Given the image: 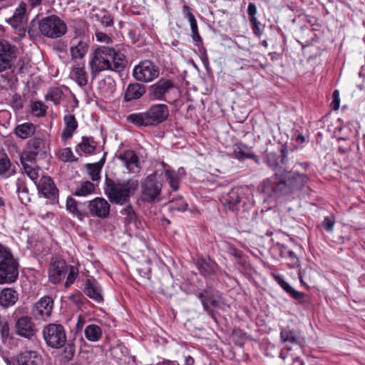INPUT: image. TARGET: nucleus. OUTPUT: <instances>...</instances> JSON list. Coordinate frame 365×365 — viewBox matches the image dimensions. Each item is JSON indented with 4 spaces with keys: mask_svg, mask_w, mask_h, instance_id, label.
<instances>
[{
    "mask_svg": "<svg viewBox=\"0 0 365 365\" xmlns=\"http://www.w3.org/2000/svg\"><path fill=\"white\" fill-rule=\"evenodd\" d=\"M164 169L165 178L170 187L173 191L179 189V182L183 175H185V170L181 168L178 172L170 169L165 163H163Z\"/></svg>",
    "mask_w": 365,
    "mask_h": 365,
    "instance_id": "nucleus-28",
    "label": "nucleus"
},
{
    "mask_svg": "<svg viewBox=\"0 0 365 365\" xmlns=\"http://www.w3.org/2000/svg\"><path fill=\"white\" fill-rule=\"evenodd\" d=\"M279 254L282 257L288 260V264L290 267L299 266V259L295 253L292 250H289L286 246L283 245H279Z\"/></svg>",
    "mask_w": 365,
    "mask_h": 365,
    "instance_id": "nucleus-38",
    "label": "nucleus"
},
{
    "mask_svg": "<svg viewBox=\"0 0 365 365\" xmlns=\"http://www.w3.org/2000/svg\"><path fill=\"white\" fill-rule=\"evenodd\" d=\"M96 145L92 138L83 137L82 141L77 145V152L85 154H91L96 150Z\"/></svg>",
    "mask_w": 365,
    "mask_h": 365,
    "instance_id": "nucleus-39",
    "label": "nucleus"
},
{
    "mask_svg": "<svg viewBox=\"0 0 365 365\" xmlns=\"http://www.w3.org/2000/svg\"><path fill=\"white\" fill-rule=\"evenodd\" d=\"M233 155L234 158L240 161H242L245 159H251L257 165L260 164L259 158L255 154L252 148L242 142L234 145Z\"/></svg>",
    "mask_w": 365,
    "mask_h": 365,
    "instance_id": "nucleus-22",
    "label": "nucleus"
},
{
    "mask_svg": "<svg viewBox=\"0 0 365 365\" xmlns=\"http://www.w3.org/2000/svg\"><path fill=\"white\" fill-rule=\"evenodd\" d=\"M88 208L92 217L105 219L110 214V205L103 197H96L88 202Z\"/></svg>",
    "mask_w": 365,
    "mask_h": 365,
    "instance_id": "nucleus-18",
    "label": "nucleus"
},
{
    "mask_svg": "<svg viewBox=\"0 0 365 365\" xmlns=\"http://www.w3.org/2000/svg\"><path fill=\"white\" fill-rule=\"evenodd\" d=\"M307 180L305 174L284 170L266 178L262 182V190L270 197L288 195L304 187Z\"/></svg>",
    "mask_w": 365,
    "mask_h": 365,
    "instance_id": "nucleus-1",
    "label": "nucleus"
},
{
    "mask_svg": "<svg viewBox=\"0 0 365 365\" xmlns=\"http://www.w3.org/2000/svg\"><path fill=\"white\" fill-rule=\"evenodd\" d=\"M67 268H68V269H66L67 277H66V280L65 282L66 287H68L74 283V282L79 273L78 269L76 266L67 264Z\"/></svg>",
    "mask_w": 365,
    "mask_h": 365,
    "instance_id": "nucleus-46",
    "label": "nucleus"
},
{
    "mask_svg": "<svg viewBox=\"0 0 365 365\" xmlns=\"http://www.w3.org/2000/svg\"><path fill=\"white\" fill-rule=\"evenodd\" d=\"M281 341L285 344H289L292 346L286 345L284 349L280 352V357L284 360L288 357V352L293 348L296 350H302L304 344V339L301 334L294 329L288 327L284 328L280 332Z\"/></svg>",
    "mask_w": 365,
    "mask_h": 365,
    "instance_id": "nucleus-13",
    "label": "nucleus"
},
{
    "mask_svg": "<svg viewBox=\"0 0 365 365\" xmlns=\"http://www.w3.org/2000/svg\"><path fill=\"white\" fill-rule=\"evenodd\" d=\"M95 186L89 181H83L75 190L74 195L86 196L94 192Z\"/></svg>",
    "mask_w": 365,
    "mask_h": 365,
    "instance_id": "nucleus-41",
    "label": "nucleus"
},
{
    "mask_svg": "<svg viewBox=\"0 0 365 365\" xmlns=\"http://www.w3.org/2000/svg\"><path fill=\"white\" fill-rule=\"evenodd\" d=\"M84 334L88 341H97L102 336V330L101 328L96 324H89L86 327Z\"/></svg>",
    "mask_w": 365,
    "mask_h": 365,
    "instance_id": "nucleus-40",
    "label": "nucleus"
},
{
    "mask_svg": "<svg viewBox=\"0 0 365 365\" xmlns=\"http://www.w3.org/2000/svg\"><path fill=\"white\" fill-rule=\"evenodd\" d=\"M191 31H192V38L193 41L197 43H202V40L201 36H200L198 30Z\"/></svg>",
    "mask_w": 365,
    "mask_h": 365,
    "instance_id": "nucleus-62",
    "label": "nucleus"
},
{
    "mask_svg": "<svg viewBox=\"0 0 365 365\" xmlns=\"http://www.w3.org/2000/svg\"><path fill=\"white\" fill-rule=\"evenodd\" d=\"M46 135H36L27 142L26 148L21 157L31 163L43 157L48 150Z\"/></svg>",
    "mask_w": 365,
    "mask_h": 365,
    "instance_id": "nucleus-11",
    "label": "nucleus"
},
{
    "mask_svg": "<svg viewBox=\"0 0 365 365\" xmlns=\"http://www.w3.org/2000/svg\"><path fill=\"white\" fill-rule=\"evenodd\" d=\"M67 264L63 260L53 262L49 268V281L56 284L66 276Z\"/></svg>",
    "mask_w": 365,
    "mask_h": 365,
    "instance_id": "nucleus-23",
    "label": "nucleus"
},
{
    "mask_svg": "<svg viewBox=\"0 0 365 365\" xmlns=\"http://www.w3.org/2000/svg\"><path fill=\"white\" fill-rule=\"evenodd\" d=\"M75 352L76 348L74 344L72 343H68L66 346L62 355L65 359L71 360L73 357Z\"/></svg>",
    "mask_w": 365,
    "mask_h": 365,
    "instance_id": "nucleus-53",
    "label": "nucleus"
},
{
    "mask_svg": "<svg viewBox=\"0 0 365 365\" xmlns=\"http://www.w3.org/2000/svg\"><path fill=\"white\" fill-rule=\"evenodd\" d=\"M298 274L300 282L307 287H309L317 277V271L309 267H305L302 271L299 270Z\"/></svg>",
    "mask_w": 365,
    "mask_h": 365,
    "instance_id": "nucleus-36",
    "label": "nucleus"
},
{
    "mask_svg": "<svg viewBox=\"0 0 365 365\" xmlns=\"http://www.w3.org/2000/svg\"><path fill=\"white\" fill-rule=\"evenodd\" d=\"M9 326L7 322H0V334L4 339H7L9 336Z\"/></svg>",
    "mask_w": 365,
    "mask_h": 365,
    "instance_id": "nucleus-57",
    "label": "nucleus"
},
{
    "mask_svg": "<svg viewBox=\"0 0 365 365\" xmlns=\"http://www.w3.org/2000/svg\"><path fill=\"white\" fill-rule=\"evenodd\" d=\"M187 207V204L183 200L182 197H179L176 199H173L170 202V208L178 211H185Z\"/></svg>",
    "mask_w": 365,
    "mask_h": 365,
    "instance_id": "nucleus-49",
    "label": "nucleus"
},
{
    "mask_svg": "<svg viewBox=\"0 0 365 365\" xmlns=\"http://www.w3.org/2000/svg\"><path fill=\"white\" fill-rule=\"evenodd\" d=\"M275 281L280 285V287L292 297L294 299L300 301L304 297V294L295 290L292 288L287 282H285L283 278L277 274L273 275Z\"/></svg>",
    "mask_w": 365,
    "mask_h": 365,
    "instance_id": "nucleus-34",
    "label": "nucleus"
},
{
    "mask_svg": "<svg viewBox=\"0 0 365 365\" xmlns=\"http://www.w3.org/2000/svg\"><path fill=\"white\" fill-rule=\"evenodd\" d=\"M35 125L31 123L18 125L15 128V134L21 139H26L34 134Z\"/></svg>",
    "mask_w": 365,
    "mask_h": 365,
    "instance_id": "nucleus-35",
    "label": "nucleus"
},
{
    "mask_svg": "<svg viewBox=\"0 0 365 365\" xmlns=\"http://www.w3.org/2000/svg\"><path fill=\"white\" fill-rule=\"evenodd\" d=\"M145 86L143 84L135 83H130L125 92V100L130 101L140 98L145 93Z\"/></svg>",
    "mask_w": 365,
    "mask_h": 365,
    "instance_id": "nucleus-31",
    "label": "nucleus"
},
{
    "mask_svg": "<svg viewBox=\"0 0 365 365\" xmlns=\"http://www.w3.org/2000/svg\"><path fill=\"white\" fill-rule=\"evenodd\" d=\"M31 111L36 116H43L46 113L44 106L40 101H36L32 104Z\"/></svg>",
    "mask_w": 365,
    "mask_h": 365,
    "instance_id": "nucleus-52",
    "label": "nucleus"
},
{
    "mask_svg": "<svg viewBox=\"0 0 365 365\" xmlns=\"http://www.w3.org/2000/svg\"><path fill=\"white\" fill-rule=\"evenodd\" d=\"M96 19L101 22V24L106 26H111L113 25V18L108 11L106 10L101 11L100 13L95 14Z\"/></svg>",
    "mask_w": 365,
    "mask_h": 365,
    "instance_id": "nucleus-45",
    "label": "nucleus"
},
{
    "mask_svg": "<svg viewBox=\"0 0 365 365\" xmlns=\"http://www.w3.org/2000/svg\"><path fill=\"white\" fill-rule=\"evenodd\" d=\"M175 89V83L171 79L161 78L149 86L148 95L151 101H162L169 103V96Z\"/></svg>",
    "mask_w": 365,
    "mask_h": 365,
    "instance_id": "nucleus-9",
    "label": "nucleus"
},
{
    "mask_svg": "<svg viewBox=\"0 0 365 365\" xmlns=\"http://www.w3.org/2000/svg\"><path fill=\"white\" fill-rule=\"evenodd\" d=\"M21 161L25 173L36 184V180L38 178V170L35 168L32 165H29L26 159L21 158Z\"/></svg>",
    "mask_w": 365,
    "mask_h": 365,
    "instance_id": "nucleus-42",
    "label": "nucleus"
},
{
    "mask_svg": "<svg viewBox=\"0 0 365 365\" xmlns=\"http://www.w3.org/2000/svg\"><path fill=\"white\" fill-rule=\"evenodd\" d=\"M197 264L200 273L205 277L214 274L217 269V264L208 257L199 258Z\"/></svg>",
    "mask_w": 365,
    "mask_h": 365,
    "instance_id": "nucleus-32",
    "label": "nucleus"
},
{
    "mask_svg": "<svg viewBox=\"0 0 365 365\" xmlns=\"http://www.w3.org/2000/svg\"><path fill=\"white\" fill-rule=\"evenodd\" d=\"M27 5L24 2H21L16 9L13 16L7 20V22L14 29H18L28 20L26 13Z\"/></svg>",
    "mask_w": 365,
    "mask_h": 365,
    "instance_id": "nucleus-29",
    "label": "nucleus"
},
{
    "mask_svg": "<svg viewBox=\"0 0 365 365\" xmlns=\"http://www.w3.org/2000/svg\"><path fill=\"white\" fill-rule=\"evenodd\" d=\"M70 76L81 87L85 86L88 83V73L86 71L84 61L74 62L71 67Z\"/></svg>",
    "mask_w": 365,
    "mask_h": 365,
    "instance_id": "nucleus-26",
    "label": "nucleus"
},
{
    "mask_svg": "<svg viewBox=\"0 0 365 365\" xmlns=\"http://www.w3.org/2000/svg\"><path fill=\"white\" fill-rule=\"evenodd\" d=\"M87 171L93 181H96L100 179V173L101 170V166L98 163L87 164Z\"/></svg>",
    "mask_w": 365,
    "mask_h": 365,
    "instance_id": "nucleus-47",
    "label": "nucleus"
},
{
    "mask_svg": "<svg viewBox=\"0 0 365 365\" xmlns=\"http://www.w3.org/2000/svg\"><path fill=\"white\" fill-rule=\"evenodd\" d=\"M85 294L97 303L103 301V291L100 284L94 278H88L85 282Z\"/></svg>",
    "mask_w": 365,
    "mask_h": 365,
    "instance_id": "nucleus-24",
    "label": "nucleus"
},
{
    "mask_svg": "<svg viewBox=\"0 0 365 365\" xmlns=\"http://www.w3.org/2000/svg\"><path fill=\"white\" fill-rule=\"evenodd\" d=\"M332 96H333V101L331 103V107L332 108V109L336 110L339 109V105H340V99H339V91L338 90H335L333 92Z\"/></svg>",
    "mask_w": 365,
    "mask_h": 365,
    "instance_id": "nucleus-58",
    "label": "nucleus"
},
{
    "mask_svg": "<svg viewBox=\"0 0 365 365\" xmlns=\"http://www.w3.org/2000/svg\"><path fill=\"white\" fill-rule=\"evenodd\" d=\"M59 157L63 161L68 162V161L73 160V153H72L71 148H66L62 149L60 151Z\"/></svg>",
    "mask_w": 365,
    "mask_h": 365,
    "instance_id": "nucleus-54",
    "label": "nucleus"
},
{
    "mask_svg": "<svg viewBox=\"0 0 365 365\" xmlns=\"http://www.w3.org/2000/svg\"><path fill=\"white\" fill-rule=\"evenodd\" d=\"M126 66L125 55L113 47L101 46L96 48L92 54L90 66L92 73L103 71L120 72Z\"/></svg>",
    "mask_w": 365,
    "mask_h": 365,
    "instance_id": "nucleus-2",
    "label": "nucleus"
},
{
    "mask_svg": "<svg viewBox=\"0 0 365 365\" xmlns=\"http://www.w3.org/2000/svg\"><path fill=\"white\" fill-rule=\"evenodd\" d=\"M160 75V69L150 60L141 61L133 71L135 79L140 82L149 83L157 78Z\"/></svg>",
    "mask_w": 365,
    "mask_h": 365,
    "instance_id": "nucleus-12",
    "label": "nucleus"
},
{
    "mask_svg": "<svg viewBox=\"0 0 365 365\" xmlns=\"http://www.w3.org/2000/svg\"><path fill=\"white\" fill-rule=\"evenodd\" d=\"M38 28L43 36L51 38L61 37L67 31L66 24L56 15L43 18L38 22Z\"/></svg>",
    "mask_w": 365,
    "mask_h": 365,
    "instance_id": "nucleus-7",
    "label": "nucleus"
},
{
    "mask_svg": "<svg viewBox=\"0 0 365 365\" xmlns=\"http://www.w3.org/2000/svg\"><path fill=\"white\" fill-rule=\"evenodd\" d=\"M63 91L59 88H51L48 90L46 95V100L52 101L55 105L60 103V101L63 96Z\"/></svg>",
    "mask_w": 365,
    "mask_h": 365,
    "instance_id": "nucleus-44",
    "label": "nucleus"
},
{
    "mask_svg": "<svg viewBox=\"0 0 365 365\" xmlns=\"http://www.w3.org/2000/svg\"><path fill=\"white\" fill-rule=\"evenodd\" d=\"M195 363L194 359L191 356H187L185 357L184 365H193Z\"/></svg>",
    "mask_w": 365,
    "mask_h": 365,
    "instance_id": "nucleus-64",
    "label": "nucleus"
},
{
    "mask_svg": "<svg viewBox=\"0 0 365 365\" xmlns=\"http://www.w3.org/2000/svg\"><path fill=\"white\" fill-rule=\"evenodd\" d=\"M122 214L125 216V220L127 223L135 222L136 220L135 212L131 205H127L123 210Z\"/></svg>",
    "mask_w": 365,
    "mask_h": 365,
    "instance_id": "nucleus-51",
    "label": "nucleus"
},
{
    "mask_svg": "<svg viewBox=\"0 0 365 365\" xmlns=\"http://www.w3.org/2000/svg\"><path fill=\"white\" fill-rule=\"evenodd\" d=\"M183 13L186 15L190 22L191 31L198 30L197 21L194 14L191 12L190 8L187 5H184Z\"/></svg>",
    "mask_w": 365,
    "mask_h": 365,
    "instance_id": "nucleus-50",
    "label": "nucleus"
},
{
    "mask_svg": "<svg viewBox=\"0 0 365 365\" xmlns=\"http://www.w3.org/2000/svg\"><path fill=\"white\" fill-rule=\"evenodd\" d=\"M53 309V300L51 297L44 296L34 305L31 314L36 320L46 321L51 317Z\"/></svg>",
    "mask_w": 365,
    "mask_h": 365,
    "instance_id": "nucleus-15",
    "label": "nucleus"
},
{
    "mask_svg": "<svg viewBox=\"0 0 365 365\" xmlns=\"http://www.w3.org/2000/svg\"><path fill=\"white\" fill-rule=\"evenodd\" d=\"M43 336L46 344L54 349L63 346L66 342L64 327L58 324H49L43 329Z\"/></svg>",
    "mask_w": 365,
    "mask_h": 365,
    "instance_id": "nucleus-10",
    "label": "nucleus"
},
{
    "mask_svg": "<svg viewBox=\"0 0 365 365\" xmlns=\"http://www.w3.org/2000/svg\"><path fill=\"white\" fill-rule=\"evenodd\" d=\"M28 2L31 8H35L41 4L42 0H28Z\"/></svg>",
    "mask_w": 365,
    "mask_h": 365,
    "instance_id": "nucleus-63",
    "label": "nucleus"
},
{
    "mask_svg": "<svg viewBox=\"0 0 365 365\" xmlns=\"http://www.w3.org/2000/svg\"><path fill=\"white\" fill-rule=\"evenodd\" d=\"M279 151L281 156L276 153L266 150L263 154V161L266 165L272 170H277L281 165L287 164L288 149L286 145H281Z\"/></svg>",
    "mask_w": 365,
    "mask_h": 365,
    "instance_id": "nucleus-16",
    "label": "nucleus"
},
{
    "mask_svg": "<svg viewBox=\"0 0 365 365\" xmlns=\"http://www.w3.org/2000/svg\"><path fill=\"white\" fill-rule=\"evenodd\" d=\"M18 52V48L14 44L6 39H0V73L11 68Z\"/></svg>",
    "mask_w": 365,
    "mask_h": 365,
    "instance_id": "nucleus-14",
    "label": "nucleus"
},
{
    "mask_svg": "<svg viewBox=\"0 0 365 365\" xmlns=\"http://www.w3.org/2000/svg\"><path fill=\"white\" fill-rule=\"evenodd\" d=\"M0 284L14 282L19 276V264L11 251L0 243Z\"/></svg>",
    "mask_w": 365,
    "mask_h": 365,
    "instance_id": "nucleus-6",
    "label": "nucleus"
},
{
    "mask_svg": "<svg viewBox=\"0 0 365 365\" xmlns=\"http://www.w3.org/2000/svg\"><path fill=\"white\" fill-rule=\"evenodd\" d=\"M202 306L209 314L213 317V312L210 309L211 307H217L220 304V294L217 291L211 289H205L203 292L198 294Z\"/></svg>",
    "mask_w": 365,
    "mask_h": 365,
    "instance_id": "nucleus-21",
    "label": "nucleus"
},
{
    "mask_svg": "<svg viewBox=\"0 0 365 365\" xmlns=\"http://www.w3.org/2000/svg\"><path fill=\"white\" fill-rule=\"evenodd\" d=\"M66 209L76 217H77L80 220H83L86 215L81 211L78 210L76 200L71 197H68L67 198Z\"/></svg>",
    "mask_w": 365,
    "mask_h": 365,
    "instance_id": "nucleus-43",
    "label": "nucleus"
},
{
    "mask_svg": "<svg viewBox=\"0 0 365 365\" xmlns=\"http://www.w3.org/2000/svg\"><path fill=\"white\" fill-rule=\"evenodd\" d=\"M37 188L41 194L51 200H56L58 197V190L49 176H43L37 185Z\"/></svg>",
    "mask_w": 365,
    "mask_h": 365,
    "instance_id": "nucleus-20",
    "label": "nucleus"
},
{
    "mask_svg": "<svg viewBox=\"0 0 365 365\" xmlns=\"http://www.w3.org/2000/svg\"><path fill=\"white\" fill-rule=\"evenodd\" d=\"M247 15L249 16V20L252 19H256V14H257V7L255 4L253 3H249L247 6Z\"/></svg>",
    "mask_w": 365,
    "mask_h": 365,
    "instance_id": "nucleus-59",
    "label": "nucleus"
},
{
    "mask_svg": "<svg viewBox=\"0 0 365 365\" xmlns=\"http://www.w3.org/2000/svg\"><path fill=\"white\" fill-rule=\"evenodd\" d=\"M11 165L10 160L7 157L0 159V175L5 173Z\"/></svg>",
    "mask_w": 365,
    "mask_h": 365,
    "instance_id": "nucleus-56",
    "label": "nucleus"
},
{
    "mask_svg": "<svg viewBox=\"0 0 365 365\" xmlns=\"http://www.w3.org/2000/svg\"><path fill=\"white\" fill-rule=\"evenodd\" d=\"M163 187V181L158 173L147 176L141 182L142 197L149 202L158 201Z\"/></svg>",
    "mask_w": 365,
    "mask_h": 365,
    "instance_id": "nucleus-8",
    "label": "nucleus"
},
{
    "mask_svg": "<svg viewBox=\"0 0 365 365\" xmlns=\"http://www.w3.org/2000/svg\"><path fill=\"white\" fill-rule=\"evenodd\" d=\"M118 159L121 161L123 166L128 170V173H136L139 170L138 157L133 150H125L118 155Z\"/></svg>",
    "mask_w": 365,
    "mask_h": 365,
    "instance_id": "nucleus-27",
    "label": "nucleus"
},
{
    "mask_svg": "<svg viewBox=\"0 0 365 365\" xmlns=\"http://www.w3.org/2000/svg\"><path fill=\"white\" fill-rule=\"evenodd\" d=\"M249 21L251 24V27L254 34L256 35L257 36H259L262 34V31L259 27V21L257 19V18L250 19Z\"/></svg>",
    "mask_w": 365,
    "mask_h": 365,
    "instance_id": "nucleus-55",
    "label": "nucleus"
},
{
    "mask_svg": "<svg viewBox=\"0 0 365 365\" xmlns=\"http://www.w3.org/2000/svg\"><path fill=\"white\" fill-rule=\"evenodd\" d=\"M138 180L134 178L118 182L106 178L104 192L110 202L120 205H126L138 189Z\"/></svg>",
    "mask_w": 365,
    "mask_h": 365,
    "instance_id": "nucleus-4",
    "label": "nucleus"
},
{
    "mask_svg": "<svg viewBox=\"0 0 365 365\" xmlns=\"http://www.w3.org/2000/svg\"><path fill=\"white\" fill-rule=\"evenodd\" d=\"M18 365H43L41 355L36 351L25 350L16 356Z\"/></svg>",
    "mask_w": 365,
    "mask_h": 365,
    "instance_id": "nucleus-25",
    "label": "nucleus"
},
{
    "mask_svg": "<svg viewBox=\"0 0 365 365\" xmlns=\"http://www.w3.org/2000/svg\"><path fill=\"white\" fill-rule=\"evenodd\" d=\"M252 190L248 186H238L224 193L220 202L225 210L232 212H243L254 205Z\"/></svg>",
    "mask_w": 365,
    "mask_h": 365,
    "instance_id": "nucleus-3",
    "label": "nucleus"
},
{
    "mask_svg": "<svg viewBox=\"0 0 365 365\" xmlns=\"http://www.w3.org/2000/svg\"><path fill=\"white\" fill-rule=\"evenodd\" d=\"M335 222L336 217L334 215L329 214L324 217L323 221L321 222V225L326 232H332Z\"/></svg>",
    "mask_w": 365,
    "mask_h": 365,
    "instance_id": "nucleus-48",
    "label": "nucleus"
},
{
    "mask_svg": "<svg viewBox=\"0 0 365 365\" xmlns=\"http://www.w3.org/2000/svg\"><path fill=\"white\" fill-rule=\"evenodd\" d=\"M227 252L235 258H240L242 256V252L230 245H227Z\"/></svg>",
    "mask_w": 365,
    "mask_h": 365,
    "instance_id": "nucleus-61",
    "label": "nucleus"
},
{
    "mask_svg": "<svg viewBox=\"0 0 365 365\" xmlns=\"http://www.w3.org/2000/svg\"><path fill=\"white\" fill-rule=\"evenodd\" d=\"M96 39L98 41L104 42L106 43H109L112 42L111 38L105 33L96 32Z\"/></svg>",
    "mask_w": 365,
    "mask_h": 365,
    "instance_id": "nucleus-60",
    "label": "nucleus"
},
{
    "mask_svg": "<svg viewBox=\"0 0 365 365\" xmlns=\"http://www.w3.org/2000/svg\"><path fill=\"white\" fill-rule=\"evenodd\" d=\"M65 128L61 133V139L64 141L71 138L78 128V122L73 114H66L63 117Z\"/></svg>",
    "mask_w": 365,
    "mask_h": 365,
    "instance_id": "nucleus-30",
    "label": "nucleus"
},
{
    "mask_svg": "<svg viewBox=\"0 0 365 365\" xmlns=\"http://www.w3.org/2000/svg\"><path fill=\"white\" fill-rule=\"evenodd\" d=\"M89 45L88 42L81 37L76 36L71 40L70 52L72 61L74 62L83 61L88 51Z\"/></svg>",
    "mask_w": 365,
    "mask_h": 365,
    "instance_id": "nucleus-19",
    "label": "nucleus"
},
{
    "mask_svg": "<svg viewBox=\"0 0 365 365\" xmlns=\"http://www.w3.org/2000/svg\"><path fill=\"white\" fill-rule=\"evenodd\" d=\"M19 198L22 204L27 205L31 202V196L24 179L18 178L16 182Z\"/></svg>",
    "mask_w": 365,
    "mask_h": 365,
    "instance_id": "nucleus-37",
    "label": "nucleus"
},
{
    "mask_svg": "<svg viewBox=\"0 0 365 365\" xmlns=\"http://www.w3.org/2000/svg\"><path fill=\"white\" fill-rule=\"evenodd\" d=\"M169 116L167 105L163 103L152 105L145 112L135 113L126 117L128 122L137 127L156 126L164 122Z\"/></svg>",
    "mask_w": 365,
    "mask_h": 365,
    "instance_id": "nucleus-5",
    "label": "nucleus"
},
{
    "mask_svg": "<svg viewBox=\"0 0 365 365\" xmlns=\"http://www.w3.org/2000/svg\"><path fill=\"white\" fill-rule=\"evenodd\" d=\"M18 299L17 292L11 288H4L0 292V304L9 307L14 304Z\"/></svg>",
    "mask_w": 365,
    "mask_h": 365,
    "instance_id": "nucleus-33",
    "label": "nucleus"
},
{
    "mask_svg": "<svg viewBox=\"0 0 365 365\" xmlns=\"http://www.w3.org/2000/svg\"><path fill=\"white\" fill-rule=\"evenodd\" d=\"M16 334L21 337L31 339L35 336L37 329L32 319L29 316H21L15 323Z\"/></svg>",
    "mask_w": 365,
    "mask_h": 365,
    "instance_id": "nucleus-17",
    "label": "nucleus"
}]
</instances>
